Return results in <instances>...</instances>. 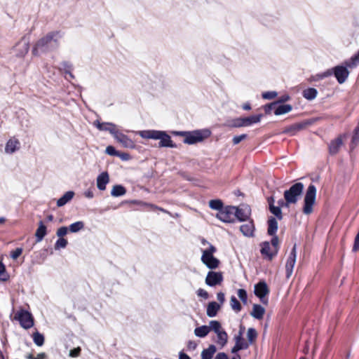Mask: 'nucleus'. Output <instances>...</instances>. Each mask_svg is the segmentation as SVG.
<instances>
[{"label": "nucleus", "instance_id": "obj_1", "mask_svg": "<svg viewBox=\"0 0 359 359\" xmlns=\"http://www.w3.org/2000/svg\"><path fill=\"white\" fill-rule=\"evenodd\" d=\"M63 37L61 31H52L39 39L34 45L32 54L39 56L42 53H47L57 50L60 44V40Z\"/></svg>", "mask_w": 359, "mask_h": 359}, {"label": "nucleus", "instance_id": "obj_2", "mask_svg": "<svg viewBox=\"0 0 359 359\" xmlns=\"http://www.w3.org/2000/svg\"><path fill=\"white\" fill-rule=\"evenodd\" d=\"M317 189L315 185L311 184L306 191L304 198L302 212L304 215H311L313 211V205L316 203Z\"/></svg>", "mask_w": 359, "mask_h": 359}, {"label": "nucleus", "instance_id": "obj_3", "mask_svg": "<svg viewBox=\"0 0 359 359\" xmlns=\"http://www.w3.org/2000/svg\"><path fill=\"white\" fill-rule=\"evenodd\" d=\"M304 190V184L302 182L294 184L287 190L284 192V198L285 200V206L288 207L290 204H295L302 196Z\"/></svg>", "mask_w": 359, "mask_h": 359}, {"label": "nucleus", "instance_id": "obj_4", "mask_svg": "<svg viewBox=\"0 0 359 359\" xmlns=\"http://www.w3.org/2000/svg\"><path fill=\"white\" fill-rule=\"evenodd\" d=\"M215 252L216 248L212 245L202 251L201 261L208 269H215L219 266V259L213 256Z\"/></svg>", "mask_w": 359, "mask_h": 359}, {"label": "nucleus", "instance_id": "obj_5", "mask_svg": "<svg viewBox=\"0 0 359 359\" xmlns=\"http://www.w3.org/2000/svg\"><path fill=\"white\" fill-rule=\"evenodd\" d=\"M211 331L214 332L217 335L216 343L221 348L225 346L228 342V334L224 330L222 324L218 320L210 321Z\"/></svg>", "mask_w": 359, "mask_h": 359}, {"label": "nucleus", "instance_id": "obj_6", "mask_svg": "<svg viewBox=\"0 0 359 359\" xmlns=\"http://www.w3.org/2000/svg\"><path fill=\"white\" fill-rule=\"evenodd\" d=\"M279 239L277 236L272 238L271 243L268 241L263 242L261 244V253L267 257L270 260L278 253Z\"/></svg>", "mask_w": 359, "mask_h": 359}, {"label": "nucleus", "instance_id": "obj_7", "mask_svg": "<svg viewBox=\"0 0 359 359\" xmlns=\"http://www.w3.org/2000/svg\"><path fill=\"white\" fill-rule=\"evenodd\" d=\"M211 132L208 129L198 130L191 132H187L184 143L187 144H194L202 142L204 139L210 137Z\"/></svg>", "mask_w": 359, "mask_h": 359}, {"label": "nucleus", "instance_id": "obj_8", "mask_svg": "<svg viewBox=\"0 0 359 359\" xmlns=\"http://www.w3.org/2000/svg\"><path fill=\"white\" fill-rule=\"evenodd\" d=\"M262 117V114H257L248 117L238 118L232 121L231 126L234 128L250 126L252 124L259 123Z\"/></svg>", "mask_w": 359, "mask_h": 359}, {"label": "nucleus", "instance_id": "obj_9", "mask_svg": "<svg viewBox=\"0 0 359 359\" xmlns=\"http://www.w3.org/2000/svg\"><path fill=\"white\" fill-rule=\"evenodd\" d=\"M216 217L223 222L231 223L235 221V206H226L219 211Z\"/></svg>", "mask_w": 359, "mask_h": 359}, {"label": "nucleus", "instance_id": "obj_10", "mask_svg": "<svg viewBox=\"0 0 359 359\" xmlns=\"http://www.w3.org/2000/svg\"><path fill=\"white\" fill-rule=\"evenodd\" d=\"M15 318L19 320L20 325L25 329H29L34 325L33 317L32 314L27 311H20Z\"/></svg>", "mask_w": 359, "mask_h": 359}, {"label": "nucleus", "instance_id": "obj_11", "mask_svg": "<svg viewBox=\"0 0 359 359\" xmlns=\"http://www.w3.org/2000/svg\"><path fill=\"white\" fill-rule=\"evenodd\" d=\"M29 49V41L25 37L21 39L13 47V53L18 57H24Z\"/></svg>", "mask_w": 359, "mask_h": 359}, {"label": "nucleus", "instance_id": "obj_12", "mask_svg": "<svg viewBox=\"0 0 359 359\" xmlns=\"http://www.w3.org/2000/svg\"><path fill=\"white\" fill-rule=\"evenodd\" d=\"M255 294L258 297L263 304H267V299L266 295L269 292L268 286L264 281H260L255 285Z\"/></svg>", "mask_w": 359, "mask_h": 359}, {"label": "nucleus", "instance_id": "obj_13", "mask_svg": "<svg viewBox=\"0 0 359 359\" xmlns=\"http://www.w3.org/2000/svg\"><path fill=\"white\" fill-rule=\"evenodd\" d=\"M349 71L342 65L333 67V74L339 83H344L349 76Z\"/></svg>", "mask_w": 359, "mask_h": 359}, {"label": "nucleus", "instance_id": "obj_14", "mask_svg": "<svg viewBox=\"0 0 359 359\" xmlns=\"http://www.w3.org/2000/svg\"><path fill=\"white\" fill-rule=\"evenodd\" d=\"M223 281V276L221 272L210 271L208 273L205 278V283L210 287H215L220 285Z\"/></svg>", "mask_w": 359, "mask_h": 359}, {"label": "nucleus", "instance_id": "obj_15", "mask_svg": "<svg viewBox=\"0 0 359 359\" xmlns=\"http://www.w3.org/2000/svg\"><path fill=\"white\" fill-rule=\"evenodd\" d=\"M297 250L296 244L293 246L285 264L286 278H290L292 274L293 268L296 263Z\"/></svg>", "mask_w": 359, "mask_h": 359}, {"label": "nucleus", "instance_id": "obj_16", "mask_svg": "<svg viewBox=\"0 0 359 359\" xmlns=\"http://www.w3.org/2000/svg\"><path fill=\"white\" fill-rule=\"evenodd\" d=\"M158 137L156 140H159L160 142L158 143L159 147H170V148H176L177 145L172 142L171 137L169 135L166 133L165 131L158 130V134L157 135Z\"/></svg>", "mask_w": 359, "mask_h": 359}, {"label": "nucleus", "instance_id": "obj_17", "mask_svg": "<svg viewBox=\"0 0 359 359\" xmlns=\"http://www.w3.org/2000/svg\"><path fill=\"white\" fill-rule=\"evenodd\" d=\"M251 210L248 205H243L240 208L235 207V219L240 222L247 221L250 216Z\"/></svg>", "mask_w": 359, "mask_h": 359}, {"label": "nucleus", "instance_id": "obj_18", "mask_svg": "<svg viewBox=\"0 0 359 359\" xmlns=\"http://www.w3.org/2000/svg\"><path fill=\"white\" fill-rule=\"evenodd\" d=\"M114 137L124 147L130 149L135 147V144L133 140L118 130H117Z\"/></svg>", "mask_w": 359, "mask_h": 359}, {"label": "nucleus", "instance_id": "obj_19", "mask_svg": "<svg viewBox=\"0 0 359 359\" xmlns=\"http://www.w3.org/2000/svg\"><path fill=\"white\" fill-rule=\"evenodd\" d=\"M94 125L99 129L100 130L109 131L113 136L117 132L116 126L112 123L104 122L100 123L99 121H95Z\"/></svg>", "mask_w": 359, "mask_h": 359}, {"label": "nucleus", "instance_id": "obj_20", "mask_svg": "<svg viewBox=\"0 0 359 359\" xmlns=\"http://www.w3.org/2000/svg\"><path fill=\"white\" fill-rule=\"evenodd\" d=\"M109 182V176L107 172H102L97 177V187L100 191H104Z\"/></svg>", "mask_w": 359, "mask_h": 359}, {"label": "nucleus", "instance_id": "obj_21", "mask_svg": "<svg viewBox=\"0 0 359 359\" xmlns=\"http://www.w3.org/2000/svg\"><path fill=\"white\" fill-rule=\"evenodd\" d=\"M20 143L18 139L11 138L6 144L5 152L9 154H13L20 149Z\"/></svg>", "mask_w": 359, "mask_h": 359}, {"label": "nucleus", "instance_id": "obj_22", "mask_svg": "<svg viewBox=\"0 0 359 359\" xmlns=\"http://www.w3.org/2000/svg\"><path fill=\"white\" fill-rule=\"evenodd\" d=\"M241 233L247 237L253 236L255 231V225L252 220L248 221L247 223L240 226Z\"/></svg>", "mask_w": 359, "mask_h": 359}, {"label": "nucleus", "instance_id": "obj_23", "mask_svg": "<svg viewBox=\"0 0 359 359\" xmlns=\"http://www.w3.org/2000/svg\"><path fill=\"white\" fill-rule=\"evenodd\" d=\"M342 144L343 140L341 136H339L335 140H332L329 146L330 154L332 155L337 154Z\"/></svg>", "mask_w": 359, "mask_h": 359}, {"label": "nucleus", "instance_id": "obj_24", "mask_svg": "<svg viewBox=\"0 0 359 359\" xmlns=\"http://www.w3.org/2000/svg\"><path fill=\"white\" fill-rule=\"evenodd\" d=\"M220 305L215 302H210L207 306V316L210 318L216 316L219 310L220 309Z\"/></svg>", "mask_w": 359, "mask_h": 359}, {"label": "nucleus", "instance_id": "obj_25", "mask_svg": "<svg viewBox=\"0 0 359 359\" xmlns=\"http://www.w3.org/2000/svg\"><path fill=\"white\" fill-rule=\"evenodd\" d=\"M278 230V222L273 217H270L268 219V234L273 237L276 236Z\"/></svg>", "mask_w": 359, "mask_h": 359}, {"label": "nucleus", "instance_id": "obj_26", "mask_svg": "<svg viewBox=\"0 0 359 359\" xmlns=\"http://www.w3.org/2000/svg\"><path fill=\"white\" fill-rule=\"evenodd\" d=\"M264 313L265 309L263 306L259 304H254L250 315L253 318L260 320L263 318Z\"/></svg>", "mask_w": 359, "mask_h": 359}, {"label": "nucleus", "instance_id": "obj_27", "mask_svg": "<svg viewBox=\"0 0 359 359\" xmlns=\"http://www.w3.org/2000/svg\"><path fill=\"white\" fill-rule=\"evenodd\" d=\"M210 331L211 328L210 324L208 325H202L195 328L194 334L198 337L203 338L206 337Z\"/></svg>", "mask_w": 359, "mask_h": 359}, {"label": "nucleus", "instance_id": "obj_28", "mask_svg": "<svg viewBox=\"0 0 359 359\" xmlns=\"http://www.w3.org/2000/svg\"><path fill=\"white\" fill-rule=\"evenodd\" d=\"M305 126H306L305 123H295V124H293V125L290 126L287 128H286L284 130L283 133H288L290 135H294L297 133V132L302 130L303 128H304Z\"/></svg>", "mask_w": 359, "mask_h": 359}, {"label": "nucleus", "instance_id": "obj_29", "mask_svg": "<svg viewBox=\"0 0 359 359\" xmlns=\"http://www.w3.org/2000/svg\"><path fill=\"white\" fill-rule=\"evenodd\" d=\"M74 192L72 191H67L62 197L57 201V205L62 207L69 202L74 197Z\"/></svg>", "mask_w": 359, "mask_h": 359}, {"label": "nucleus", "instance_id": "obj_30", "mask_svg": "<svg viewBox=\"0 0 359 359\" xmlns=\"http://www.w3.org/2000/svg\"><path fill=\"white\" fill-rule=\"evenodd\" d=\"M358 65H359V58H358V57L356 56L355 54L354 55H353L348 60H345L342 63V65L344 67H346V69H353L355 68Z\"/></svg>", "mask_w": 359, "mask_h": 359}, {"label": "nucleus", "instance_id": "obj_31", "mask_svg": "<svg viewBox=\"0 0 359 359\" xmlns=\"http://www.w3.org/2000/svg\"><path fill=\"white\" fill-rule=\"evenodd\" d=\"M46 235V227L43 224V222L41 221L39 224V227L36 229V231L35 233L36 242L41 241Z\"/></svg>", "mask_w": 359, "mask_h": 359}, {"label": "nucleus", "instance_id": "obj_32", "mask_svg": "<svg viewBox=\"0 0 359 359\" xmlns=\"http://www.w3.org/2000/svg\"><path fill=\"white\" fill-rule=\"evenodd\" d=\"M217 351V348L215 345L211 344L208 348L204 349L201 353L202 359H212L213 355Z\"/></svg>", "mask_w": 359, "mask_h": 359}, {"label": "nucleus", "instance_id": "obj_33", "mask_svg": "<svg viewBox=\"0 0 359 359\" xmlns=\"http://www.w3.org/2000/svg\"><path fill=\"white\" fill-rule=\"evenodd\" d=\"M139 135L144 139H153L156 140L158 137L157 135L158 134V130H142L139 131Z\"/></svg>", "mask_w": 359, "mask_h": 359}, {"label": "nucleus", "instance_id": "obj_34", "mask_svg": "<svg viewBox=\"0 0 359 359\" xmlns=\"http://www.w3.org/2000/svg\"><path fill=\"white\" fill-rule=\"evenodd\" d=\"M126 193V188L120 184L114 185L111 191V195L114 197H119L125 195Z\"/></svg>", "mask_w": 359, "mask_h": 359}, {"label": "nucleus", "instance_id": "obj_35", "mask_svg": "<svg viewBox=\"0 0 359 359\" xmlns=\"http://www.w3.org/2000/svg\"><path fill=\"white\" fill-rule=\"evenodd\" d=\"M292 109V107L290 104H281L278 106L275 111L274 114L276 116L282 115L287 114L290 111H291Z\"/></svg>", "mask_w": 359, "mask_h": 359}, {"label": "nucleus", "instance_id": "obj_36", "mask_svg": "<svg viewBox=\"0 0 359 359\" xmlns=\"http://www.w3.org/2000/svg\"><path fill=\"white\" fill-rule=\"evenodd\" d=\"M302 94L304 97L306 98V100H312L316 97L318 91L314 88H309L307 89H305L303 91Z\"/></svg>", "mask_w": 359, "mask_h": 359}, {"label": "nucleus", "instance_id": "obj_37", "mask_svg": "<svg viewBox=\"0 0 359 359\" xmlns=\"http://www.w3.org/2000/svg\"><path fill=\"white\" fill-rule=\"evenodd\" d=\"M333 74V68L328 69L324 72L317 74L316 75L313 76V81H318L325 78L329 77Z\"/></svg>", "mask_w": 359, "mask_h": 359}, {"label": "nucleus", "instance_id": "obj_38", "mask_svg": "<svg viewBox=\"0 0 359 359\" xmlns=\"http://www.w3.org/2000/svg\"><path fill=\"white\" fill-rule=\"evenodd\" d=\"M32 337L33 341L36 346H41L44 344V337L39 332H35L33 334Z\"/></svg>", "mask_w": 359, "mask_h": 359}, {"label": "nucleus", "instance_id": "obj_39", "mask_svg": "<svg viewBox=\"0 0 359 359\" xmlns=\"http://www.w3.org/2000/svg\"><path fill=\"white\" fill-rule=\"evenodd\" d=\"M84 227V224L83 222H76L72 224L69 225V230L72 232V233H76L79 231H81V229H83Z\"/></svg>", "mask_w": 359, "mask_h": 359}, {"label": "nucleus", "instance_id": "obj_40", "mask_svg": "<svg viewBox=\"0 0 359 359\" xmlns=\"http://www.w3.org/2000/svg\"><path fill=\"white\" fill-rule=\"evenodd\" d=\"M209 206L211 209L220 211L224 207L222 201L219 199L211 200L209 201Z\"/></svg>", "mask_w": 359, "mask_h": 359}, {"label": "nucleus", "instance_id": "obj_41", "mask_svg": "<svg viewBox=\"0 0 359 359\" xmlns=\"http://www.w3.org/2000/svg\"><path fill=\"white\" fill-rule=\"evenodd\" d=\"M230 305L231 309L236 313L241 311L242 306L238 300L234 296H231L230 299Z\"/></svg>", "mask_w": 359, "mask_h": 359}, {"label": "nucleus", "instance_id": "obj_42", "mask_svg": "<svg viewBox=\"0 0 359 359\" xmlns=\"http://www.w3.org/2000/svg\"><path fill=\"white\" fill-rule=\"evenodd\" d=\"M270 212L274 215L279 220L283 219L282 210L279 206L271 205L269 208Z\"/></svg>", "mask_w": 359, "mask_h": 359}, {"label": "nucleus", "instance_id": "obj_43", "mask_svg": "<svg viewBox=\"0 0 359 359\" xmlns=\"http://www.w3.org/2000/svg\"><path fill=\"white\" fill-rule=\"evenodd\" d=\"M244 328L241 327V330L237 335L235 336L234 339L236 341V344H241L243 346H248V344L245 342V339L243 338V330Z\"/></svg>", "mask_w": 359, "mask_h": 359}, {"label": "nucleus", "instance_id": "obj_44", "mask_svg": "<svg viewBox=\"0 0 359 359\" xmlns=\"http://www.w3.org/2000/svg\"><path fill=\"white\" fill-rule=\"evenodd\" d=\"M359 143V124L358 126L355 129L353 135L352 137L351 147L353 149Z\"/></svg>", "mask_w": 359, "mask_h": 359}, {"label": "nucleus", "instance_id": "obj_45", "mask_svg": "<svg viewBox=\"0 0 359 359\" xmlns=\"http://www.w3.org/2000/svg\"><path fill=\"white\" fill-rule=\"evenodd\" d=\"M8 279V275L6 271V267L4 264L0 261V280L6 281Z\"/></svg>", "mask_w": 359, "mask_h": 359}, {"label": "nucleus", "instance_id": "obj_46", "mask_svg": "<svg viewBox=\"0 0 359 359\" xmlns=\"http://www.w3.org/2000/svg\"><path fill=\"white\" fill-rule=\"evenodd\" d=\"M257 336V333L254 328H249L247 332V337L250 343H252Z\"/></svg>", "mask_w": 359, "mask_h": 359}, {"label": "nucleus", "instance_id": "obj_47", "mask_svg": "<svg viewBox=\"0 0 359 359\" xmlns=\"http://www.w3.org/2000/svg\"><path fill=\"white\" fill-rule=\"evenodd\" d=\"M67 243V241L65 238H60L55 244V249L59 250L60 248H65Z\"/></svg>", "mask_w": 359, "mask_h": 359}, {"label": "nucleus", "instance_id": "obj_48", "mask_svg": "<svg viewBox=\"0 0 359 359\" xmlns=\"http://www.w3.org/2000/svg\"><path fill=\"white\" fill-rule=\"evenodd\" d=\"M238 296L244 304H247L248 295L246 291L244 289H239L238 290Z\"/></svg>", "mask_w": 359, "mask_h": 359}, {"label": "nucleus", "instance_id": "obj_49", "mask_svg": "<svg viewBox=\"0 0 359 359\" xmlns=\"http://www.w3.org/2000/svg\"><path fill=\"white\" fill-rule=\"evenodd\" d=\"M61 69L65 71V73H69V71H72L73 69L72 65L69 62H62L61 64Z\"/></svg>", "mask_w": 359, "mask_h": 359}, {"label": "nucleus", "instance_id": "obj_50", "mask_svg": "<svg viewBox=\"0 0 359 359\" xmlns=\"http://www.w3.org/2000/svg\"><path fill=\"white\" fill-rule=\"evenodd\" d=\"M278 93L276 91H267L262 94V97L265 100H271L277 96Z\"/></svg>", "mask_w": 359, "mask_h": 359}, {"label": "nucleus", "instance_id": "obj_51", "mask_svg": "<svg viewBox=\"0 0 359 359\" xmlns=\"http://www.w3.org/2000/svg\"><path fill=\"white\" fill-rule=\"evenodd\" d=\"M22 253V248H17L15 250L11 252V257L13 259H16L21 255Z\"/></svg>", "mask_w": 359, "mask_h": 359}, {"label": "nucleus", "instance_id": "obj_52", "mask_svg": "<svg viewBox=\"0 0 359 359\" xmlns=\"http://www.w3.org/2000/svg\"><path fill=\"white\" fill-rule=\"evenodd\" d=\"M247 138L246 134H242L241 135L234 136L233 137L232 142L234 145L239 144L241 141Z\"/></svg>", "mask_w": 359, "mask_h": 359}, {"label": "nucleus", "instance_id": "obj_53", "mask_svg": "<svg viewBox=\"0 0 359 359\" xmlns=\"http://www.w3.org/2000/svg\"><path fill=\"white\" fill-rule=\"evenodd\" d=\"M68 228L66 226H61L57 231V236L60 238H62V236H65L67 233Z\"/></svg>", "mask_w": 359, "mask_h": 359}, {"label": "nucleus", "instance_id": "obj_54", "mask_svg": "<svg viewBox=\"0 0 359 359\" xmlns=\"http://www.w3.org/2000/svg\"><path fill=\"white\" fill-rule=\"evenodd\" d=\"M197 295L198 297H203L205 299H207L209 298V294L206 290L204 289L200 288L196 292Z\"/></svg>", "mask_w": 359, "mask_h": 359}, {"label": "nucleus", "instance_id": "obj_55", "mask_svg": "<svg viewBox=\"0 0 359 359\" xmlns=\"http://www.w3.org/2000/svg\"><path fill=\"white\" fill-rule=\"evenodd\" d=\"M106 153L110 156H118V152L115 149V148L112 146H108L106 148Z\"/></svg>", "mask_w": 359, "mask_h": 359}, {"label": "nucleus", "instance_id": "obj_56", "mask_svg": "<svg viewBox=\"0 0 359 359\" xmlns=\"http://www.w3.org/2000/svg\"><path fill=\"white\" fill-rule=\"evenodd\" d=\"M81 351V349L80 347H77L74 349H72L69 351V356L72 357V358L78 357L80 355Z\"/></svg>", "mask_w": 359, "mask_h": 359}, {"label": "nucleus", "instance_id": "obj_57", "mask_svg": "<svg viewBox=\"0 0 359 359\" xmlns=\"http://www.w3.org/2000/svg\"><path fill=\"white\" fill-rule=\"evenodd\" d=\"M246 348H248V346H243L241 344H235L234 346L231 349V353H236L238 351H239L240 350L246 349Z\"/></svg>", "mask_w": 359, "mask_h": 359}, {"label": "nucleus", "instance_id": "obj_58", "mask_svg": "<svg viewBox=\"0 0 359 359\" xmlns=\"http://www.w3.org/2000/svg\"><path fill=\"white\" fill-rule=\"evenodd\" d=\"M358 250H359V231L355 238L354 245L353 247V251L356 252Z\"/></svg>", "mask_w": 359, "mask_h": 359}, {"label": "nucleus", "instance_id": "obj_59", "mask_svg": "<svg viewBox=\"0 0 359 359\" xmlns=\"http://www.w3.org/2000/svg\"><path fill=\"white\" fill-rule=\"evenodd\" d=\"M278 102H274L273 103H271L269 104H267L266 107H265V111L266 113H269L270 111L272 109V108L275 106L277 105Z\"/></svg>", "mask_w": 359, "mask_h": 359}, {"label": "nucleus", "instance_id": "obj_60", "mask_svg": "<svg viewBox=\"0 0 359 359\" xmlns=\"http://www.w3.org/2000/svg\"><path fill=\"white\" fill-rule=\"evenodd\" d=\"M217 299L218 301L221 303V304H223L224 302V300H225V297H224V294L222 292H218L217 294Z\"/></svg>", "mask_w": 359, "mask_h": 359}, {"label": "nucleus", "instance_id": "obj_61", "mask_svg": "<svg viewBox=\"0 0 359 359\" xmlns=\"http://www.w3.org/2000/svg\"><path fill=\"white\" fill-rule=\"evenodd\" d=\"M197 347V344L196 342L193 341H189L187 344V348L189 350H195Z\"/></svg>", "mask_w": 359, "mask_h": 359}, {"label": "nucleus", "instance_id": "obj_62", "mask_svg": "<svg viewBox=\"0 0 359 359\" xmlns=\"http://www.w3.org/2000/svg\"><path fill=\"white\" fill-rule=\"evenodd\" d=\"M84 196L88 198H93L94 197V193L93 190L88 189L84 192Z\"/></svg>", "mask_w": 359, "mask_h": 359}, {"label": "nucleus", "instance_id": "obj_63", "mask_svg": "<svg viewBox=\"0 0 359 359\" xmlns=\"http://www.w3.org/2000/svg\"><path fill=\"white\" fill-rule=\"evenodd\" d=\"M214 359H228V356L225 353H219Z\"/></svg>", "mask_w": 359, "mask_h": 359}, {"label": "nucleus", "instance_id": "obj_64", "mask_svg": "<svg viewBox=\"0 0 359 359\" xmlns=\"http://www.w3.org/2000/svg\"><path fill=\"white\" fill-rule=\"evenodd\" d=\"M46 357V354L44 353H41L37 355L36 358H34L32 355L29 356V359H43Z\"/></svg>", "mask_w": 359, "mask_h": 359}]
</instances>
